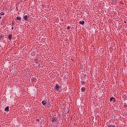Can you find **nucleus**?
Here are the masks:
<instances>
[{
  "mask_svg": "<svg viewBox=\"0 0 127 127\" xmlns=\"http://www.w3.org/2000/svg\"><path fill=\"white\" fill-rule=\"evenodd\" d=\"M9 107H8V106H7L5 108V109H4V110L5 111V112H8L9 111Z\"/></svg>",
  "mask_w": 127,
  "mask_h": 127,
  "instance_id": "7ed1b4c3",
  "label": "nucleus"
},
{
  "mask_svg": "<svg viewBox=\"0 0 127 127\" xmlns=\"http://www.w3.org/2000/svg\"><path fill=\"white\" fill-rule=\"evenodd\" d=\"M0 15H4V13L3 12H0Z\"/></svg>",
  "mask_w": 127,
  "mask_h": 127,
  "instance_id": "9b49d317",
  "label": "nucleus"
},
{
  "mask_svg": "<svg viewBox=\"0 0 127 127\" xmlns=\"http://www.w3.org/2000/svg\"><path fill=\"white\" fill-rule=\"evenodd\" d=\"M57 119L55 117H53L51 121L52 123H56Z\"/></svg>",
  "mask_w": 127,
  "mask_h": 127,
  "instance_id": "f257e3e1",
  "label": "nucleus"
},
{
  "mask_svg": "<svg viewBox=\"0 0 127 127\" xmlns=\"http://www.w3.org/2000/svg\"><path fill=\"white\" fill-rule=\"evenodd\" d=\"M109 127H116V126H110Z\"/></svg>",
  "mask_w": 127,
  "mask_h": 127,
  "instance_id": "f8f14e48",
  "label": "nucleus"
},
{
  "mask_svg": "<svg viewBox=\"0 0 127 127\" xmlns=\"http://www.w3.org/2000/svg\"><path fill=\"white\" fill-rule=\"evenodd\" d=\"M79 23H80V24H81L82 25H83L84 23V21H80Z\"/></svg>",
  "mask_w": 127,
  "mask_h": 127,
  "instance_id": "6e6552de",
  "label": "nucleus"
},
{
  "mask_svg": "<svg viewBox=\"0 0 127 127\" xmlns=\"http://www.w3.org/2000/svg\"><path fill=\"white\" fill-rule=\"evenodd\" d=\"M42 104L43 105V106H45V105L47 104V102L46 101H42Z\"/></svg>",
  "mask_w": 127,
  "mask_h": 127,
  "instance_id": "39448f33",
  "label": "nucleus"
},
{
  "mask_svg": "<svg viewBox=\"0 0 127 127\" xmlns=\"http://www.w3.org/2000/svg\"><path fill=\"white\" fill-rule=\"evenodd\" d=\"M59 89H60V87L58 85H56V90L57 91H59Z\"/></svg>",
  "mask_w": 127,
  "mask_h": 127,
  "instance_id": "20e7f679",
  "label": "nucleus"
},
{
  "mask_svg": "<svg viewBox=\"0 0 127 127\" xmlns=\"http://www.w3.org/2000/svg\"><path fill=\"white\" fill-rule=\"evenodd\" d=\"M81 90H82V91H83L84 92V91L86 90V88H85L84 87H83V88H81Z\"/></svg>",
  "mask_w": 127,
  "mask_h": 127,
  "instance_id": "9d476101",
  "label": "nucleus"
},
{
  "mask_svg": "<svg viewBox=\"0 0 127 127\" xmlns=\"http://www.w3.org/2000/svg\"><path fill=\"white\" fill-rule=\"evenodd\" d=\"M24 19L25 20H27V19H28V16H27V15H25L24 16Z\"/></svg>",
  "mask_w": 127,
  "mask_h": 127,
  "instance_id": "423d86ee",
  "label": "nucleus"
},
{
  "mask_svg": "<svg viewBox=\"0 0 127 127\" xmlns=\"http://www.w3.org/2000/svg\"><path fill=\"white\" fill-rule=\"evenodd\" d=\"M110 102H111V103H115L116 102V100H115V98H114L113 97H111L110 98Z\"/></svg>",
  "mask_w": 127,
  "mask_h": 127,
  "instance_id": "f03ea898",
  "label": "nucleus"
},
{
  "mask_svg": "<svg viewBox=\"0 0 127 127\" xmlns=\"http://www.w3.org/2000/svg\"><path fill=\"white\" fill-rule=\"evenodd\" d=\"M11 37H12V36H11V35H9V36H8V38H9V40H11Z\"/></svg>",
  "mask_w": 127,
  "mask_h": 127,
  "instance_id": "0eeeda50",
  "label": "nucleus"
},
{
  "mask_svg": "<svg viewBox=\"0 0 127 127\" xmlns=\"http://www.w3.org/2000/svg\"><path fill=\"white\" fill-rule=\"evenodd\" d=\"M0 18H1V17L0 16Z\"/></svg>",
  "mask_w": 127,
  "mask_h": 127,
  "instance_id": "2eb2a0df",
  "label": "nucleus"
},
{
  "mask_svg": "<svg viewBox=\"0 0 127 127\" xmlns=\"http://www.w3.org/2000/svg\"><path fill=\"white\" fill-rule=\"evenodd\" d=\"M67 29H68V30L70 29V27H67Z\"/></svg>",
  "mask_w": 127,
  "mask_h": 127,
  "instance_id": "ddd939ff",
  "label": "nucleus"
},
{
  "mask_svg": "<svg viewBox=\"0 0 127 127\" xmlns=\"http://www.w3.org/2000/svg\"><path fill=\"white\" fill-rule=\"evenodd\" d=\"M16 19H17V20H19V21H20V20H21V18L17 17L16 18Z\"/></svg>",
  "mask_w": 127,
  "mask_h": 127,
  "instance_id": "1a4fd4ad",
  "label": "nucleus"
},
{
  "mask_svg": "<svg viewBox=\"0 0 127 127\" xmlns=\"http://www.w3.org/2000/svg\"><path fill=\"white\" fill-rule=\"evenodd\" d=\"M11 29H13V27H12V28H11Z\"/></svg>",
  "mask_w": 127,
  "mask_h": 127,
  "instance_id": "4468645a",
  "label": "nucleus"
}]
</instances>
